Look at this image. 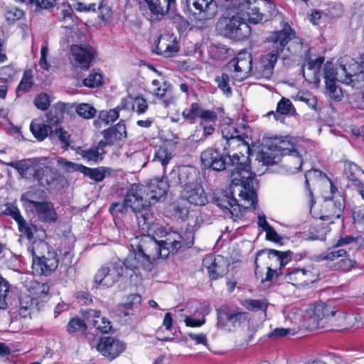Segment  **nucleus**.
Segmentation results:
<instances>
[{"label":"nucleus","instance_id":"nucleus-1","mask_svg":"<svg viewBox=\"0 0 364 364\" xmlns=\"http://www.w3.org/2000/svg\"><path fill=\"white\" fill-rule=\"evenodd\" d=\"M200 161L205 167L217 171H223L227 166H230L229 178L231 186H240V196L250 203L252 208H256L257 193L254 188L255 174L251 171L248 156L244 154L240 156L237 154L230 156L227 151V146L225 145L223 151L219 149L207 148L201 153Z\"/></svg>","mask_w":364,"mask_h":364},{"label":"nucleus","instance_id":"nucleus-2","mask_svg":"<svg viewBox=\"0 0 364 364\" xmlns=\"http://www.w3.org/2000/svg\"><path fill=\"white\" fill-rule=\"evenodd\" d=\"M164 239L157 241L149 235L141 238V251L151 259L166 258L169 254H175L179 250L191 247L194 242L192 231H186L183 235L176 231L166 232Z\"/></svg>","mask_w":364,"mask_h":364},{"label":"nucleus","instance_id":"nucleus-3","mask_svg":"<svg viewBox=\"0 0 364 364\" xmlns=\"http://www.w3.org/2000/svg\"><path fill=\"white\" fill-rule=\"evenodd\" d=\"M325 94L335 102L343 100L342 89L336 82L360 89L364 87V70L355 72V70H324Z\"/></svg>","mask_w":364,"mask_h":364},{"label":"nucleus","instance_id":"nucleus-4","mask_svg":"<svg viewBox=\"0 0 364 364\" xmlns=\"http://www.w3.org/2000/svg\"><path fill=\"white\" fill-rule=\"evenodd\" d=\"M144 186L131 184L127 189L124 199L135 213L139 227L144 231H149L154 224V214L146 196Z\"/></svg>","mask_w":364,"mask_h":364},{"label":"nucleus","instance_id":"nucleus-5","mask_svg":"<svg viewBox=\"0 0 364 364\" xmlns=\"http://www.w3.org/2000/svg\"><path fill=\"white\" fill-rule=\"evenodd\" d=\"M244 16L239 11H228L218 20L217 28L223 36L229 38L244 40L251 33V28Z\"/></svg>","mask_w":364,"mask_h":364},{"label":"nucleus","instance_id":"nucleus-6","mask_svg":"<svg viewBox=\"0 0 364 364\" xmlns=\"http://www.w3.org/2000/svg\"><path fill=\"white\" fill-rule=\"evenodd\" d=\"M311 311V319L316 327H323L326 323L336 324L338 321V326L346 328L343 323L348 318L346 312L332 310L329 306L324 304L315 305Z\"/></svg>","mask_w":364,"mask_h":364},{"label":"nucleus","instance_id":"nucleus-7","mask_svg":"<svg viewBox=\"0 0 364 364\" xmlns=\"http://www.w3.org/2000/svg\"><path fill=\"white\" fill-rule=\"evenodd\" d=\"M176 0H144L141 5L143 14L154 22L161 19L170 11L176 8Z\"/></svg>","mask_w":364,"mask_h":364},{"label":"nucleus","instance_id":"nucleus-8","mask_svg":"<svg viewBox=\"0 0 364 364\" xmlns=\"http://www.w3.org/2000/svg\"><path fill=\"white\" fill-rule=\"evenodd\" d=\"M123 269V265L119 262L102 266L95 275V283L97 287H111L122 276Z\"/></svg>","mask_w":364,"mask_h":364},{"label":"nucleus","instance_id":"nucleus-9","mask_svg":"<svg viewBox=\"0 0 364 364\" xmlns=\"http://www.w3.org/2000/svg\"><path fill=\"white\" fill-rule=\"evenodd\" d=\"M58 164L62 166L67 171L80 172L85 176H87L96 182L102 181L107 175H110L111 173V169L109 168L103 166H100L97 168H90L82 164H77L68 161L63 158L58 159Z\"/></svg>","mask_w":364,"mask_h":364},{"label":"nucleus","instance_id":"nucleus-10","mask_svg":"<svg viewBox=\"0 0 364 364\" xmlns=\"http://www.w3.org/2000/svg\"><path fill=\"white\" fill-rule=\"evenodd\" d=\"M21 200L24 202L25 207L33 212L40 221L46 223L57 221V213L52 203L35 201L26 198L25 196H22Z\"/></svg>","mask_w":364,"mask_h":364},{"label":"nucleus","instance_id":"nucleus-11","mask_svg":"<svg viewBox=\"0 0 364 364\" xmlns=\"http://www.w3.org/2000/svg\"><path fill=\"white\" fill-rule=\"evenodd\" d=\"M125 348V343L112 336L101 338L97 345V350L110 360L118 357Z\"/></svg>","mask_w":364,"mask_h":364},{"label":"nucleus","instance_id":"nucleus-12","mask_svg":"<svg viewBox=\"0 0 364 364\" xmlns=\"http://www.w3.org/2000/svg\"><path fill=\"white\" fill-rule=\"evenodd\" d=\"M179 51L177 38L173 34L164 33L161 35L155 44L154 52L164 58L176 55Z\"/></svg>","mask_w":364,"mask_h":364},{"label":"nucleus","instance_id":"nucleus-13","mask_svg":"<svg viewBox=\"0 0 364 364\" xmlns=\"http://www.w3.org/2000/svg\"><path fill=\"white\" fill-rule=\"evenodd\" d=\"M58 265L55 254L48 252L47 256L33 257L32 269L35 274L48 276Z\"/></svg>","mask_w":364,"mask_h":364},{"label":"nucleus","instance_id":"nucleus-14","mask_svg":"<svg viewBox=\"0 0 364 364\" xmlns=\"http://www.w3.org/2000/svg\"><path fill=\"white\" fill-rule=\"evenodd\" d=\"M245 319V313L230 310L225 306L220 307L218 310V326L219 328L230 330L231 327L240 325L242 320Z\"/></svg>","mask_w":364,"mask_h":364},{"label":"nucleus","instance_id":"nucleus-15","mask_svg":"<svg viewBox=\"0 0 364 364\" xmlns=\"http://www.w3.org/2000/svg\"><path fill=\"white\" fill-rule=\"evenodd\" d=\"M295 38V33L289 24L284 22L282 29L272 32L267 38V41L277 52H282L290 41Z\"/></svg>","mask_w":364,"mask_h":364},{"label":"nucleus","instance_id":"nucleus-16","mask_svg":"<svg viewBox=\"0 0 364 364\" xmlns=\"http://www.w3.org/2000/svg\"><path fill=\"white\" fill-rule=\"evenodd\" d=\"M217 205L219 206L227 218L237 221L243 217L241 208L237 200L230 194H223L216 199Z\"/></svg>","mask_w":364,"mask_h":364},{"label":"nucleus","instance_id":"nucleus-17","mask_svg":"<svg viewBox=\"0 0 364 364\" xmlns=\"http://www.w3.org/2000/svg\"><path fill=\"white\" fill-rule=\"evenodd\" d=\"M141 240H139L138 245H136V249L134 251V255H131L127 257L124 264L127 269H129L132 270H135L139 268H143L145 269H150L151 267V264L156 259H149L146 257L145 252L141 251Z\"/></svg>","mask_w":364,"mask_h":364},{"label":"nucleus","instance_id":"nucleus-18","mask_svg":"<svg viewBox=\"0 0 364 364\" xmlns=\"http://www.w3.org/2000/svg\"><path fill=\"white\" fill-rule=\"evenodd\" d=\"M189 7L193 6L194 14L202 20L213 18L218 12V6L215 0H187Z\"/></svg>","mask_w":364,"mask_h":364},{"label":"nucleus","instance_id":"nucleus-19","mask_svg":"<svg viewBox=\"0 0 364 364\" xmlns=\"http://www.w3.org/2000/svg\"><path fill=\"white\" fill-rule=\"evenodd\" d=\"M104 140L99 141L100 147L113 145L127 137V129L124 120H120L116 125L103 130Z\"/></svg>","mask_w":364,"mask_h":364},{"label":"nucleus","instance_id":"nucleus-20","mask_svg":"<svg viewBox=\"0 0 364 364\" xmlns=\"http://www.w3.org/2000/svg\"><path fill=\"white\" fill-rule=\"evenodd\" d=\"M181 196L191 204L203 205L207 202V197L202 186L198 183L186 184L181 191Z\"/></svg>","mask_w":364,"mask_h":364},{"label":"nucleus","instance_id":"nucleus-21","mask_svg":"<svg viewBox=\"0 0 364 364\" xmlns=\"http://www.w3.org/2000/svg\"><path fill=\"white\" fill-rule=\"evenodd\" d=\"M172 184L169 183V177H167V181L153 180L147 186H144L146 188V196L151 205V203L158 201L161 198L164 197L170 186Z\"/></svg>","mask_w":364,"mask_h":364},{"label":"nucleus","instance_id":"nucleus-22","mask_svg":"<svg viewBox=\"0 0 364 364\" xmlns=\"http://www.w3.org/2000/svg\"><path fill=\"white\" fill-rule=\"evenodd\" d=\"M204 269H206L212 280L222 277L228 271L226 262L222 257L215 258L212 255L206 256L202 262Z\"/></svg>","mask_w":364,"mask_h":364},{"label":"nucleus","instance_id":"nucleus-23","mask_svg":"<svg viewBox=\"0 0 364 364\" xmlns=\"http://www.w3.org/2000/svg\"><path fill=\"white\" fill-rule=\"evenodd\" d=\"M84 316L94 328L102 333H107L112 329V324L109 320L101 316L99 310L89 309L83 312Z\"/></svg>","mask_w":364,"mask_h":364},{"label":"nucleus","instance_id":"nucleus-24","mask_svg":"<svg viewBox=\"0 0 364 364\" xmlns=\"http://www.w3.org/2000/svg\"><path fill=\"white\" fill-rule=\"evenodd\" d=\"M70 52L73 58L85 67L90 66V63L96 55L95 50L90 46L73 45Z\"/></svg>","mask_w":364,"mask_h":364},{"label":"nucleus","instance_id":"nucleus-25","mask_svg":"<svg viewBox=\"0 0 364 364\" xmlns=\"http://www.w3.org/2000/svg\"><path fill=\"white\" fill-rule=\"evenodd\" d=\"M37 161L34 159H25L6 163V166L16 169L23 178L31 179L35 172Z\"/></svg>","mask_w":364,"mask_h":364},{"label":"nucleus","instance_id":"nucleus-26","mask_svg":"<svg viewBox=\"0 0 364 364\" xmlns=\"http://www.w3.org/2000/svg\"><path fill=\"white\" fill-rule=\"evenodd\" d=\"M169 183L172 186L180 184L183 188L186 184L194 183L195 176L191 173V169L188 167H183L179 170H172L169 175Z\"/></svg>","mask_w":364,"mask_h":364},{"label":"nucleus","instance_id":"nucleus-27","mask_svg":"<svg viewBox=\"0 0 364 364\" xmlns=\"http://www.w3.org/2000/svg\"><path fill=\"white\" fill-rule=\"evenodd\" d=\"M274 146L281 155H288L294 158L299 164V166L296 168L298 171L301 169L303 161L299 152L294 149L293 144L290 143L288 140L275 139Z\"/></svg>","mask_w":364,"mask_h":364},{"label":"nucleus","instance_id":"nucleus-28","mask_svg":"<svg viewBox=\"0 0 364 364\" xmlns=\"http://www.w3.org/2000/svg\"><path fill=\"white\" fill-rule=\"evenodd\" d=\"M221 132L227 145H230L233 141L242 144L245 142L246 135L242 133L233 124L223 125Z\"/></svg>","mask_w":364,"mask_h":364},{"label":"nucleus","instance_id":"nucleus-29","mask_svg":"<svg viewBox=\"0 0 364 364\" xmlns=\"http://www.w3.org/2000/svg\"><path fill=\"white\" fill-rule=\"evenodd\" d=\"M53 174L50 167L37 163L32 178L37 181L41 186L46 187L54 181L55 178Z\"/></svg>","mask_w":364,"mask_h":364},{"label":"nucleus","instance_id":"nucleus-30","mask_svg":"<svg viewBox=\"0 0 364 364\" xmlns=\"http://www.w3.org/2000/svg\"><path fill=\"white\" fill-rule=\"evenodd\" d=\"M311 272L304 268L294 269L285 275L286 280L294 286H303L307 284L310 280Z\"/></svg>","mask_w":364,"mask_h":364},{"label":"nucleus","instance_id":"nucleus-31","mask_svg":"<svg viewBox=\"0 0 364 364\" xmlns=\"http://www.w3.org/2000/svg\"><path fill=\"white\" fill-rule=\"evenodd\" d=\"M105 147H100L99 144L96 147L90 149H83L78 147L76 153L87 160L90 164H97L103 159Z\"/></svg>","mask_w":364,"mask_h":364},{"label":"nucleus","instance_id":"nucleus-32","mask_svg":"<svg viewBox=\"0 0 364 364\" xmlns=\"http://www.w3.org/2000/svg\"><path fill=\"white\" fill-rule=\"evenodd\" d=\"M364 173L363 169L352 161L344 164V174L352 182V185L359 187L362 185L360 177Z\"/></svg>","mask_w":364,"mask_h":364},{"label":"nucleus","instance_id":"nucleus-33","mask_svg":"<svg viewBox=\"0 0 364 364\" xmlns=\"http://www.w3.org/2000/svg\"><path fill=\"white\" fill-rule=\"evenodd\" d=\"M28 296L32 300L42 299L46 297L49 291L47 284L31 281L28 285Z\"/></svg>","mask_w":364,"mask_h":364},{"label":"nucleus","instance_id":"nucleus-34","mask_svg":"<svg viewBox=\"0 0 364 364\" xmlns=\"http://www.w3.org/2000/svg\"><path fill=\"white\" fill-rule=\"evenodd\" d=\"M30 130L33 136L41 141L48 136L49 132H51V127L38 119H34L30 124Z\"/></svg>","mask_w":364,"mask_h":364},{"label":"nucleus","instance_id":"nucleus-35","mask_svg":"<svg viewBox=\"0 0 364 364\" xmlns=\"http://www.w3.org/2000/svg\"><path fill=\"white\" fill-rule=\"evenodd\" d=\"M233 71L234 75L232 77L237 81H242L251 75H255L257 78L263 77L268 78L272 74V70H247L245 74H242L243 70H233Z\"/></svg>","mask_w":364,"mask_h":364},{"label":"nucleus","instance_id":"nucleus-36","mask_svg":"<svg viewBox=\"0 0 364 364\" xmlns=\"http://www.w3.org/2000/svg\"><path fill=\"white\" fill-rule=\"evenodd\" d=\"M228 68H252V57L247 52H241L228 63Z\"/></svg>","mask_w":364,"mask_h":364},{"label":"nucleus","instance_id":"nucleus-37","mask_svg":"<svg viewBox=\"0 0 364 364\" xmlns=\"http://www.w3.org/2000/svg\"><path fill=\"white\" fill-rule=\"evenodd\" d=\"M128 104V100L127 99H122L121 101V103L119 105H118L116 108L109 109L107 111H102L100 113V118L105 122L106 124H109V122H113L115 120H117L119 117V110L122 109H126Z\"/></svg>","mask_w":364,"mask_h":364},{"label":"nucleus","instance_id":"nucleus-38","mask_svg":"<svg viewBox=\"0 0 364 364\" xmlns=\"http://www.w3.org/2000/svg\"><path fill=\"white\" fill-rule=\"evenodd\" d=\"M202 109L198 102H193L190 107L183 109L182 117L185 121L193 124L199 118Z\"/></svg>","mask_w":364,"mask_h":364},{"label":"nucleus","instance_id":"nucleus-39","mask_svg":"<svg viewBox=\"0 0 364 364\" xmlns=\"http://www.w3.org/2000/svg\"><path fill=\"white\" fill-rule=\"evenodd\" d=\"M33 77L32 70H25L16 90L18 96H20L22 93L28 92L31 90L33 85Z\"/></svg>","mask_w":364,"mask_h":364},{"label":"nucleus","instance_id":"nucleus-40","mask_svg":"<svg viewBox=\"0 0 364 364\" xmlns=\"http://www.w3.org/2000/svg\"><path fill=\"white\" fill-rule=\"evenodd\" d=\"M304 78L309 83L314 84L318 87L321 82V77H324V70H301Z\"/></svg>","mask_w":364,"mask_h":364},{"label":"nucleus","instance_id":"nucleus-41","mask_svg":"<svg viewBox=\"0 0 364 364\" xmlns=\"http://www.w3.org/2000/svg\"><path fill=\"white\" fill-rule=\"evenodd\" d=\"M126 99L128 100V103L130 102V100L132 101V109L135 111L138 114H144L149 108V104L145 98L141 96L136 97H131L129 96Z\"/></svg>","mask_w":364,"mask_h":364},{"label":"nucleus","instance_id":"nucleus-42","mask_svg":"<svg viewBox=\"0 0 364 364\" xmlns=\"http://www.w3.org/2000/svg\"><path fill=\"white\" fill-rule=\"evenodd\" d=\"M243 306L249 311H265L267 309L268 303L266 299H247L245 301Z\"/></svg>","mask_w":364,"mask_h":364},{"label":"nucleus","instance_id":"nucleus-43","mask_svg":"<svg viewBox=\"0 0 364 364\" xmlns=\"http://www.w3.org/2000/svg\"><path fill=\"white\" fill-rule=\"evenodd\" d=\"M268 255L269 256L277 257V260L279 262L280 267H284L291 260L293 252L290 250L282 252L269 249L268 250Z\"/></svg>","mask_w":364,"mask_h":364},{"label":"nucleus","instance_id":"nucleus-44","mask_svg":"<svg viewBox=\"0 0 364 364\" xmlns=\"http://www.w3.org/2000/svg\"><path fill=\"white\" fill-rule=\"evenodd\" d=\"M129 208H130V205L126 203V200L124 198L122 202L112 203L109 208V211L113 217H119V215L127 214Z\"/></svg>","mask_w":364,"mask_h":364},{"label":"nucleus","instance_id":"nucleus-45","mask_svg":"<svg viewBox=\"0 0 364 364\" xmlns=\"http://www.w3.org/2000/svg\"><path fill=\"white\" fill-rule=\"evenodd\" d=\"M86 330V323L80 318H71L67 325V331L70 334H73L80 331H85Z\"/></svg>","mask_w":364,"mask_h":364},{"label":"nucleus","instance_id":"nucleus-46","mask_svg":"<svg viewBox=\"0 0 364 364\" xmlns=\"http://www.w3.org/2000/svg\"><path fill=\"white\" fill-rule=\"evenodd\" d=\"M280 52L275 51L268 53L260 58V63L263 68H274L278 60Z\"/></svg>","mask_w":364,"mask_h":364},{"label":"nucleus","instance_id":"nucleus-47","mask_svg":"<svg viewBox=\"0 0 364 364\" xmlns=\"http://www.w3.org/2000/svg\"><path fill=\"white\" fill-rule=\"evenodd\" d=\"M103 76L100 73H92L83 80V85L85 87L95 88L102 85Z\"/></svg>","mask_w":364,"mask_h":364},{"label":"nucleus","instance_id":"nucleus-48","mask_svg":"<svg viewBox=\"0 0 364 364\" xmlns=\"http://www.w3.org/2000/svg\"><path fill=\"white\" fill-rule=\"evenodd\" d=\"M336 247V245L332 247L329 248L326 252H323L321 255L323 259L333 261L338 257H345L347 255V252L344 249H338Z\"/></svg>","mask_w":364,"mask_h":364},{"label":"nucleus","instance_id":"nucleus-49","mask_svg":"<svg viewBox=\"0 0 364 364\" xmlns=\"http://www.w3.org/2000/svg\"><path fill=\"white\" fill-rule=\"evenodd\" d=\"M171 158V152H170L166 147L161 146L156 151L154 159L160 161L165 169L166 166L168 164Z\"/></svg>","mask_w":364,"mask_h":364},{"label":"nucleus","instance_id":"nucleus-50","mask_svg":"<svg viewBox=\"0 0 364 364\" xmlns=\"http://www.w3.org/2000/svg\"><path fill=\"white\" fill-rule=\"evenodd\" d=\"M33 104L37 109L45 111L48 109L50 105V99L48 94L41 92L38 94L33 100Z\"/></svg>","mask_w":364,"mask_h":364},{"label":"nucleus","instance_id":"nucleus-51","mask_svg":"<svg viewBox=\"0 0 364 364\" xmlns=\"http://www.w3.org/2000/svg\"><path fill=\"white\" fill-rule=\"evenodd\" d=\"M215 81L219 89H220L225 94L230 95L232 94V89L230 86V77L225 74L223 73L220 76H217Z\"/></svg>","mask_w":364,"mask_h":364},{"label":"nucleus","instance_id":"nucleus-52","mask_svg":"<svg viewBox=\"0 0 364 364\" xmlns=\"http://www.w3.org/2000/svg\"><path fill=\"white\" fill-rule=\"evenodd\" d=\"M76 112L85 119H91L95 117L96 109L90 105L82 103L76 107Z\"/></svg>","mask_w":364,"mask_h":364},{"label":"nucleus","instance_id":"nucleus-53","mask_svg":"<svg viewBox=\"0 0 364 364\" xmlns=\"http://www.w3.org/2000/svg\"><path fill=\"white\" fill-rule=\"evenodd\" d=\"M141 297L140 295L136 294H131L128 297V301L124 306V309H125L123 312L124 316H127L132 314H133L132 313V311H133L132 306L136 305L138 307L141 303Z\"/></svg>","mask_w":364,"mask_h":364},{"label":"nucleus","instance_id":"nucleus-54","mask_svg":"<svg viewBox=\"0 0 364 364\" xmlns=\"http://www.w3.org/2000/svg\"><path fill=\"white\" fill-rule=\"evenodd\" d=\"M18 230L23 234L28 239L33 237V230L36 227L31 224L28 223L23 218L17 222Z\"/></svg>","mask_w":364,"mask_h":364},{"label":"nucleus","instance_id":"nucleus-55","mask_svg":"<svg viewBox=\"0 0 364 364\" xmlns=\"http://www.w3.org/2000/svg\"><path fill=\"white\" fill-rule=\"evenodd\" d=\"M249 11L247 12V17L249 21L253 23H258L262 21H266L267 18L260 12L259 9L257 7L249 8Z\"/></svg>","mask_w":364,"mask_h":364},{"label":"nucleus","instance_id":"nucleus-56","mask_svg":"<svg viewBox=\"0 0 364 364\" xmlns=\"http://www.w3.org/2000/svg\"><path fill=\"white\" fill-rule=\"evenodd\" d=\"M293 107L291 102L285 97H282L277 105V113L282 115H288L290 114Z\"/></svg>","mask_w":364,"mask_h":364},{"label":"nucleus","instance_id":"nucleus-57","mask_svg":"<svg viewBox=\"0 0 364 364\" xmlns=\"http://www.w3.org/2000/svg\"><path fill=\"white\" fill-rule=\"evenodd\" d=\"M210 52L215 58L219 60H225L228 56H230V50L228 48L222 46H213L210 48Z\"/></svg>","mask_w":364,"mask_h":364},{"label":"nucleus","instance_id":"nucleus-58","mask_svg":"<svg viewBox=\"0 0 364 364\" xmlns=\"http://www.w3.org/2000/svg\"><path fill=\"white\" fill-rule=\"evenodd\" d=\"M9 291V282L3 277H0V309H4L6 307V298Z\"/></svg>","mask_w":364,"mask_h":364},{"label":"nucleus","instance_id":"nucleus-59","mask_svg":"<svg viewBox=\"0 0 364 364\" xmlns=\"http://www.w3.org/2000/svg\"><path fill=\"white\" fill-rule=\"evenodd\" d=\"M24 16V12L18 8H12L8 10L5 14V18L9 23L21 19Z\"/></svg>","mask_w":364,"mask_h":364},{"label":"nucleus","instance_id":"nucleus-60","mask_svg":"<svg viewBox=\"0 0 364 364\" xmlns=\"http://www.w3.org/2000/svg\"><path fill=\"white\" fill-rule=\"evenodd\" d=\"M199 118L200 122H209L212 124L216 123L218 119L217 113L213 110L202 109Z\"/></svg>","mask_w":364,"mask_h":364},{"label":"nucleus","instance_id":"nucleus-61","mask_svg":"<svg viewBox=\"0 0 364 364\" xmlns=\"http://www.w3.org/2000/svg\"><path fill=\"white\" fill-rule=\"evenodd\" d=\"M355 262L350 259L343 258L335 264V268L343 272L350 271L354 266Z\"/></svg>","mask_w":364,"mask_h":364},{"label":"nucleus","instance_id":"nucleus-62","mask_svg":"<svg viewBox=\"0 0 364 364\" xmlns=\"http://www.w3.org/2000/svg\"><path fill=\"white\" fill-rule=\"evenodd\" d=\"M56 136L62 144L67 148L70 144V135L64 129L60 127L57 128L55 131Z\"/></svg>","mask_w":364,"mask_h":364},{"label":"nucleus","instance_id":"nucleus-63","mask_svg":"<svg viewBox=\"0 0 364 364\" xmlns=\"http://www.w3.org/2000/svg\"><path fill=\"white\" fill-rule=\"evenodd\" d=\"M4 213L11 216L16 223L23 218L19 209L12 204L6 205V209L4 210Z\"/></svg>","mask_w":364,"mask_h":364},{"label":"nucleus","instance_id":"nucleus-64","mask_svg":"<svg viewBox=\"0 0 364 364\" xmlns=\"http://www.w3.org/2000/svg\"><path fill=\"white\" fill-rule=\"evenodd\" d=\"M99 17L105 22L109 21L112 16V11L111 8L105 4H101L98 7Z\"/></svg>","mask_w":364,"mask_h":364}]
</instances>
